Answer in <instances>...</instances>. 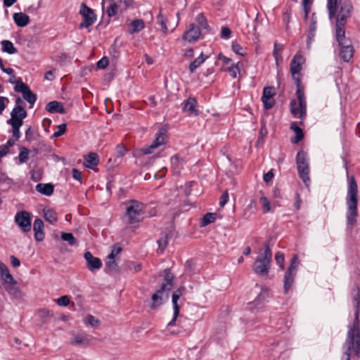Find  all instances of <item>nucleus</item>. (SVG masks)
<instances>
[{
	"label": "nucleus",
	"mask_w": 360,
	"mask_h": 360,
	"mask_svg": "<svg viewBox=\"0 0 360 360\" xmlns=\"http://www.w3.org/2000/svg\"><path fill=\"white\" fill-rule=\"evenodd\" d=\"M357 184L354 176L349 178L348 190L347 195V222L348 226H352L356 222L357 204H358Z\"/></svg>",
	"instance_id": "obj_1"
},
{
	"label": "nucleus",
	"mask_w": 360,
	"mask_h": 360,
	"mask_svg": "<svg viewBox=\"0 0 360 360\" xmlns=\"http://www.w3.org/2000/svg\"><path fill=\"white\" fill-rule=\"evenodd\" d=\"M345 346L346 350L343 354L342 360H350L351 352L360 358V330L348 329Z\"/></svg>",
	"instance_id": "obj_2"
},
{
	"label": "nucleus",
	"mask_w": 360,
	"mask_h": 360,
	"mask_svg": "<svg viewBox=\"0 0 360 360\" xmlns=\"http://www.w3.org/2000/svg\"><path fill=\"white\" fill-rule=\"evenodd\" d=\"M174 276L169 269L165 270L164 282L162 283L160 289L157 292L153 294L151 299L152 303L150 305V308L152 309H155L157 307L160 306L163 303V299L162 294L165 291H169L174 286Z\"/></svg>",
	"instance_id": "obj_3"
},
{
	"label": "nucleus",
	"mask_w": 360,
	"mask_h": 360,
	"mask_svg": "<svg viewBox=\"0 0 360 360\" xmlns=\"http://www.w3.org/2000/svg\"><path fill=\"white\" fill-rule=\"evenodd\" d=\"M264 251L263 256L257 257L253 265L255 273L261 276L267 275L271 266L272 253L269 243L264 244Z\"/></svg>",
	"instance_id": "obj_4"
},
{
	"label": "nucleus",
	"mask_w": 360,
	"mask_h": 360,
	"mask_svg": "<svg viewBox=\"0 0 360 360\" xmlns=\"http://www.w3.org/2000/svg\"><path fill=\"white\" fill-rule=\"evenodd\" d=\"M143 208L144 205L143 203L136 200H131L129 205L127 207L123 220L130 224L139 222L144 212Z\"/></svg>",
	"instance_id": "obj_5"
},
{
	"label": "nucleus",
	"mask_w": 360,
	"mask_h": 360,
	"mask_svg": "<svg viewBox=\"0 0 360 360\" xmlns=\"http://www.w3.org/2000/svg\"><path fill=\"white\" fill-rule=\"evenodd\" d=\"M296 164L299 176L308 187L310 182V178L309 176V168L307 160V153L304 151L300 150L297 153L296 156Z\"/></svg>",
	"instance_id": "obj_6"
},
{
	"label": "nucleus",
	"mask_w": 360,
	"mask_h": 360,
	"mask_svg": "<svg viewBox=\"0 0 360 360\" xmlns=\"http://www.w3.org/2000/svg\"><path fill=\"white\" fill-rule=\"evenodd\" d=\"M299 265L298 257L296 255H294L291 259L290 264L288 268V270L285 271L283 278V290L284 292L286 294L292 286L295 278L297 274V269Z\"/></svg>",
	"instance_id": "obj_7"
},
{
	"label": "nucleus",
	"mask_w": 360,
	"mask_h": 360,
	"mask_svg": "<svg viewBox=\"0 0 360 360\" xmlns=\"http://www.w3.org/2000/svg\"><path fill=\"white\" fill-rule=\"evenodd\" d=\"M353 304L355 308L354 319L352 324L348 326V329L360 330L359 320V305H360V289L355 286L352 290Z\"/></svg>",
	"instance_id": "obj_8"
},
{
	"label": "nucleus",
	"mask_w": 360,
	"mask_h": 360,
	"mask_svg": "<svg viewBox=\"0 0 360 360\" xmlns=\"http://www.w3.org/2000/svg\"><path fill=\"white\" fill-rule=\"evenodd\" d=\"M340 10L336 16V22L339 25H346L347 19L350 18L353 10V6L350 0H340Z\"/></svg>",
	"instance_id": "obj_9"
},
{
	"label": "nucleus",
	"mask_w": 360,
	"mask_h": 360,
	"mask_svg": "<svg viewBox=\"0 0 360 360\" xmlns=\"http://www.w3.org/2000/svg\"><path fill=\"white\" fill-rule=\"evenodd\" d=\"M79 14L82 17V22L79 24L80 28H88L91 26L96 20V15L93 9L82 3L80 6Z\"/></svg>",
	"instance_id": "obj_10"
},
{
	"label": "nucleus",
	"mask_w": 360,
	"mask_h": 360,
	"mask_svg": "<svg viewBox=\"0 0 360 360\" xmlns=\"http://www.w3.org/2000/svg\"><path fill=\"white\" fill-rule=\"evenodd\" d=\"M166 134L167 129L165 127H160L156 133L155 139L153 143L141 149V153L144 155L150 154L153 149L158 148L160 146L165 144Z\"/></svg>",
	"instance_id": "obj_11"
},
{
	"label": "nucleus",
	"mask_w": 360,
	"mask_h": 360,
	"mask_svg": "<svg viewBox=\"0 0 360 360\" xmlns=\"http://www.w3.org/2000/svg\"><path fill=\"white\" fill-rule=\"evenodd\" d=\"M15 222L24 233H28L31 231V215L29 212L20 211L16 213L15 216Z\"/></svg>",
	"instance_id": "obj_12"
},
{
	"label": "nucleus",
	"mask_w": 360,
	"mask_h": 360,
	"mask_svg": "<svg viewBox=\"0 0 360 360\" xmlns=\"http://www.w3.org/2000/svg\"><path fill=\"white\" fill-rule=\"evenodd\" d=\"M14 89L17 92H20L22 94V97L25 100H26L30 105H33L37 100V96L34 94L29 86L22 82L21 78H18L16 82V85L14 87Z\"/></svg>",
	"instance_id": "obj_13"
},
{
	"label": "nucleus",
	"mask_w": 360,
	"mask_h": 360,
	"mask_svg": "<svg viewBox=\"0 0 360 360\" xmlns=\"http://www.w3.org/2000/svg\"><path fill=\"white\" fill-rule=\"evenodd\" d=\"M185 290L184 287H180L176 289L172 294V304L174 309L173 319L168 323L167 326L172 327L174 326L175 321L179 314L180 306L178 304V300L180 297L183 295V291Z\"/></svg>",
	"instance_id": "obj_14"
},
{
	"label": "nucleus",
	"mask_w": 360,
	"mask_h": 360,
	"mask_svg": "<svg viewBox=\"0 0 360 360\" xmlns=\"http://www.w3.org/2000/svg\"><path fill=\"white\" fill-rule=\"evenodd\" d=\"M200 30L195 24H190L183 34V39L188 43H194L200 37Z\"/></svg>",
	"instance_id": "obj_15"
},
{
	"label": "nucleus",
	"mask_w": 360,
	"mask_h": 360,
	"mask_svg": "<svg viewBox=\"0 0 360 360\" xmlns=\"http://www.w3.org/2000/svg\"><path fill=\"white\" fill-rule=\"evenodd\" d=\"M275 94L274 88L273 86H266L264 88L262 101L266 110H269L273 108L274 105L273 96Z\"/></svg>",
	"instance_id": "obj_16"
},
{
	"label": "nucleus",
	"mask_w": 360,
	"mask_h": 360,
	"mask_svg": "<svg viewBox=\"0 0 360 360\" xmlns=\"http://www.w3.org/2000/svg\"><path fill=\"white\" fill-rule=\"evenodd\" d=\"M305 62L304 58L300 54H296L290 63V72L293 79L299 77L301 65Z\"/></svg>",
	"instance_id": "obj_17"
},
{
	"label": "nucleus",
	"mask_w": 360,
	"mask_h": 360,
	"mask_svg": "<svg viewBox=\"0 0 360 360\" xmlns=\"http://www.w3.org/2000/svg\"><path fill=\"white\" fill-rule=\"evenodd\" d=\"M84 257L86 260V266L90 271H94L102 266L101 260L98 257H94L90 252H86Z\"/></svg>",
	"instance_id": "obj_18"
},
{
	"label": "nucleus",
	"mask_w": 360,
	"mask_h": 360,
	"mask_svg": "<svg viewBox=\"0 0 360 360\" xmlns=\"http://www.w3.org/2000/svg\"><path fill=\"white\" fill-rule=\"evenodd\" d=\"M44 224L41 219H36L33 224V231L34 232V239L37 241H42L44 238Z\"/></svg>",
	"instance_id": "obj_19"
},
{
	"label": "nucleus",
	"mask_w": 360,
	"mask_h": 360,
	"mask_svg": "<svg viewBox=\"0 0 360 360\" xmlns=\"http://www.w3.org/2000/svg\"><path fill=\"white\" fill-rule=\"evenodd\" d=\"M27 116V112L23 107H14L11 112V118L8 120L23 122V120Z\"/></svg>",
	"instance_id": "obj_20"
},
{
	"label": "nucleus",
	"mask_w": 360,
	"mask_h": 360,
	"mask_svg": "<svg viewBox=\"0 0 360 360\" xmlns=\"http://www.w3.org/2000/svg\"><path fill=\"white\" fill-rule=\"evenodd\" d=\"M197 101L194 97H189L184 103L183 108L184 112H188L190 115L197 116L198 110L195 109Z\"/></svg>",
	"instance_id": "obj_21"
},
{
	"label": "nucleus",
	"mask_w": 360,
	"mask_h": 360,
	"mask_svg": "<svg viewBox=\"0 0 360 360\" xmlns=\"http://www.w3.org/2000/svg\"><path fill=\"white\" fill-rule=\"evenodd\" d=\"M345 26V25H339V22H335V38L338 45H344L347 43Z\"/></svg>",
	"instance_id": "obj_22"
},
{
	"label": "nucleus",
	"mask_w": 360,
	"mask_h": 360,
	"mask_svg": "<svg viewBox=\"0 0 360 360\" xmlns=\"http://www.w3.org/2000/svg\"><path fill=\"white\" fill-rule=\"evenodd\" d=\"M46 110L51 113L58 112L65 114L66 112L63 103L57 101H53L48 103L46 106Z\"/></svg>",
	"instance_id": "obj_23"
},
{
	"label": "nucleus",
	"mask_w": 360,
	"mask_h": 360,
	"mask_svg": "<svg viewBox=\"0 0 360 360\" xmlns=\"http://www.w3.org/2000/svg\"><path fill=\"white\" fill-rule=\"evenodd\" d=\"M98 162V155L96 153L91 152L85 158L84 165L87 168L94 169Z\"/></svg>",
	"instance_id": "obj_24"
},
{
	"label": "nucleus",
	"mask_w": 360,
	"mask_h": 360,
	"mask_svg": "<svg viewBox=\"0 0 360 360\" xmlns=\"http://www.w3.org/2000/svg\"><path fill=\"white\" fill-rule=\"evenodd\" d=\"M17 282L15 280L9 282L3 283L4 288L5 290L11 296L18 297L20 295V290L16 286Z\"/></svg>",
	"instance_id": "obj_25"
},
{
	"label": "nucleus",
	"mask_w": 360,
	"mask_h": 360,
	"mask_svg": "<svg viewBox=\"0 0 360 360\" xmlns=\"http://www.w3.org/2000/svg\"><path fill=\"white\" fill-rule=\"evenodd\" d=\"M13 18L15 23L18 27H23L26 26L30 22L29 16L24 13H15L13 14Z\"/></svg>",
	"instance_id": "obj_26"
},
{
	"label": "nucleus",
	"mask_w": 360,
	"mask_h": 360,
	"mask_svg": "<svg viewBox=\"0 0 360 360\" xmlns=\"http://www.w3.org/2000/svg\"><path fill=\"white\" fill-rule=\"evenodd\" d=\"M36 191L44 195L50 196L54 191V186L52 184H38L36 187Z\"/></svg>",
	"instance_id": "obj_27"
},
{
	"label": "nucleus",
	"mask_w": 360,
	"mask_h": 360,
	"mask_svg": "<svg viewBox=\"0 0 360 360\" xmlns=\"http://www.w3.org/2000/svg\"><path fill=\"white\" fill-rule=\"evenodd\" d=\"M269 296V292L267 289H262L259 294L255 298V300L250 304L254 305V307L259 309L262 307L263 303L266 297Z\"/></svg>",
	"instance_id": "obj_28"
},
{
	"label": "nucleus",
	"mask_w": 360,
	"mask_h": 360,
	"mask_svg": "<svg viewBox=\"0 0 360 360\" xmlns=\"http://www.w3.org/2000/svg\"><path fill=\"white\" fill-rule=\"evenodd\" d=\"M339 54L345 62H348L354 54L353 46H340Z\"/></svg>",
	"instance_id": "obj_29"
},
{
	"label": "nucleus",
	"mask_w": 360,
	"mask_h": 360,
	"mask_svg": "<svg viewBox=\"0 0 360 360\" xmlns=\"http://www.w3.org/2000/svg\"><path fill=\"white\" fill-rule=\"evenodd\" d=\"M290 129L294 131L296 134V136L291 139V142L292 143H297L300 141H302L304 138V133L302 129L297 125L295 122H292L290 124Z\"/></svg>",
	"instance_id": "obj_30"
},
{
	"label": "nucleus",
	"mask_w": 360,
	"mask_h": 360,
	"mask_svg": "<svg viewBox=\"0 0 360 360\" xmlns=\"http://www.w3.org/2000/svg\"><path fill=\"white\" fill-rule=\"evenodd\" d=\"M0 276L3 283L7 282L8 281L11 282V281L15 280L13 276L10 274L7 266L3 262H0Z\"/></svg>",
	"instance_id": "obj_31"
},
{
	"label": "nucleus",
	"mask_w": 360,
	"mask_h": 360,
	"mask_svg": "<svg viewBox=\"0 0 360 360\" xmlns=\"http://www.w3.org/2000/svg\"><path fill=\"white\" fill-rule=\"evenodd\" d=\"M338 1L339 0H327V9L330 20H333L336 15Z\"/></svg>",
	"instance_id": "obj_32"
},
{
	"label": "nucleus",
	"mask_w": 360,
	"mask_h": 360,
	"mask_svg": "<svg viewBox=\"0 0 360 360\" xmlns=\"http://www.w3.org/2000/svg\"><path fill=\"white\" fill-rule=\"evenodd\" d=\"M7 124H10L12 127L11 131L13 137L15 138V140H18L20 137V128L23 124V122L7 120Z\"/></svg>",
	"instance_id": "obj_33"
},
{
	"label": "nucleus",
	"mask_w": 360,
	"mask_h": 360,
	"mask_svg": "<svg viewBox=\"0 0 360 360\" xmlns=\"http://www.w3.org/2000/svg\"><path fill=\"white\" fill-rule=\"evenodd\" d=\"M207 58V56H205L204 54L201 53L197 58L191 63L189 65L190 72H195V70L204 63Z\"/></svg>",
	"instance_id": "obj_34"
},
{
	"label": "nucleus",
	"mask_w": 360,
	"mask_h": 360,
	"mask_svg": "<svg viewBox=\"0 0 360 360\" xmlns=\"http://www.w3.org/2000/svg\"><path fill=\"white\" fill-rule=\"evenodd\" d=\"M107 3L108 6L106 8L107 15L111 18L117 15L119 5L116 3L115 0H108Z\"/></svg>",
	"instance_id": "obj_35"
},
{
	"label": "nucleus",
	"mask_w": 360,
	"mask_h": 360,
	"mask_svg": "<svg viewBox=\"0 0 360 360\" xmlns=\"http://www.w3.org/2000/svg\"><path fill=\"white\" fill-rule=\"evenodd\" d=\"M105 271L108 273L119 271V266L116 262L115 258L109 259L108 257H107V261L105 262Z\"/></svg>",
	"instance_id": "obj_36"
},
{
	"label": "nucleus",
	"mask_w": 360,
	"mask_h": 360,
	"mask_svg": "<svg viewBox=\"0 0 360 360\" xmlns=\"http://www.w3.org/2000/svg\"><path fill=\"white\" fill-rule=\"evenodd\" d=\"M43 212H44V217L48 222L53 224L54 223H56L57 221V220H58L57 214L53 210L44 209Z\"/></svg>",
	"instance_id": "obj_37"
},
{
	"label": "nucleus",
	"mask_w": 360,
	"mask_h": 360,
	"mask_svg": "<svg viewBox=\"0 0 360 360\" xmlns=\"http://www.w3.org/2000/svg\"><path fill=\"white\" fill-rule=\"evenodd\" d=\"M172 168L176 174H179L182 168V160L179 155H175L171 158Z\"/></svg>",
	"instance_id": "obj_38"
},
{
	"label": "nucleus",
	"mask_w": 360,
	"mask_h": 360,
	"mask_svg": "<svg viewBox=\"0 0 360 360\" xmlns=\"http://www.w3.org/2000/svg\"><path fill=\"white\" fill-rule=\"evenodd\" d=\"M295 81V83L297 86V91L296 95L298 99V101H301L302 100H305L304 97V88L301 85V80L300 77H296L295 79H293Z\"/></svg>",
	"instance_id": "obj_39"
},
{
	"label": "nucleus",
	"mask_w": 360,
	"mask_h": 360,
	"mask_svg": "<svg viewBox=\"0 0 360 360\" xmlns=\"http://www.w3.org/2000/svg\"><path fill=\"white\" fill-rule=\"evenodd\" d=\"M169 235L167 233H161L160 239L157 241L158 250L162 252L167 246Z\"/></svg>",
	"instance_id": "obj_40"
},
{
	"label": "nucleus",
	"mask_w": 360,
	"mask_h": 360,
	"mask_svg": "<svg viewBox=\"0 0 360 360\" xmlns=\"http://www.w3.org/2000/svg\"><path fill=\"white\" fill-rule=\"evenodd\" d=\"M19 150L20 153L18 156V158L19 160V164H22L29 160L30 150L24 146H20Z\"/></svg>",
	"instance_id": "obj_41"
},
{
	"label": "nucleus",
	"mask_w": 360,
	"mask_h": 360,
	"mask_svg": "<svg viewBox=\"0 0 360 360\" xmlns=\"http://www.w3.org/2000/svg\"><path fill=\"white\" fill-rule=\"evenodd\" d=\"M145 27V24L143 20L138 19L134 20L130 23V27L133 32H137L143 30Z\"/></svg>",
	"instance_id": "obj_42"
},
{
	"label": "nucleus",
	"mask_w": 360,
	"mask_h": 360,
	"mask_svg": "<svg viewBox=\"0 0 360 360\" xmlns=\"http://www.w3.org/2000/svg\"><path fill=\"white\" fill-rule=\"evenodd\" d=\"M216 219V214L215 213H207L203 216L201 219V226H206L208 224L214 222Z\"/></svg>",
	"instance_id": "obj_43"
},
{
	"label": "nucleus",
	"mask_w": 360,
	"mask_h": 360,
	"mask_svg": "<svg viewBox=\"0 0 360 360\" xmlns=\"http://www.w3.org/2000/svg\"><path fill=\"white\" fill-rule=\"evenodd\" d=\"M233 32L227 26H222L219 37L223 40H228L232 37Z\"/></svg>",
	"instance_id": "obj_44"
},
{
	"label": "nucleus",
	"mask_w": 360,
	"mask_h": 360,
	"mask_svg": "<svg viewBox=\"0 0 360 360\" xmlns=\"http://www.w3.org/2000/svg\"><path fill=\"white\" fill-rule=\"evenodd\" d=\"M38 315L41 323H45L46 322V319L53 314L51 311L47 309H41L38 311Z\"/></svg>",
	"instance_id": "obj_45"
},
{
	"label": "nucleus",
	"mask_w": 360,
	"mask_h": 360,
	"mask_svg": "<svg viewBox=\"0 0 360 360\" xmlns=\"http://www.w3.org/2000/svg\"><path fill=\"white\" fill-rule=\"evenodd\" d=\"M195 20L202 29H207L208 28V23L207 21V19L205 18V17L204 16V15L202 13L198 14L196 16Z\"/></svg>",
	"instance_id": "obj_46"
},
{
	"label": "nucleus",
	"mask_w": 360,
	"mask_h": 360,
	"mask_svg": "<svg viewBox=\"0 0 360 360\" xmlns=\"http://www.w3.org/2000/svg\"><path fill=\"white\" fill-rule=\"evenodd\" d=\"M61 238L67 241L70 245H74L76 243V239L71 233H62Z\"/></svg>",
	"instance_id": "obj_47"
},
{
	"label": "nucleus",
	"mask_w": 360,
	"mask_h": 360,
	"mask_svg": "<svg viewBox=\"0 0 360 360\" xmlns=\"http://www.w3.org/2000/svg\"><path fill=\"white\" fill-rule=\"evenodd\" d=\"M158 23L160 25L161 30L164 33H167L168 30L167 27V22L166 20L164 19L161 13H160L157 17Z\"/></svg>",
	"instance_id": "obj_48"
},
{
	"label": "nucleus",
	"mask_w": 360,
	"mask_h": 360,
	"mask_svg": "<svg viewBox=\"0 0 360 360\" xmlns=\"http://www.w3.org/2000/svg\"><path fill=\"white\" fill-rule=\"evenodd\" d=\"M66 124H62L57 126L58 131L54 132L52 138H58L63 135L66 131Z\"/></svg>",
	"instance_id": "obj_49"
},
{
	"label": "nucleus",
	"mask_w": 360,
	"mask_h": 360,
	"mask_svg": "<svg viewBox=\"0 0 360 360\" xmlns=\"http://www.w3.org/2000/svg\"><path fill=\"white\" fill-rule=\"evenodd\" d=\"M260 202L262 205V210L264 213H266L270 210V203L268 199L263 196L260 198Z\"/></svg>",
	"instance_id": "obj_50"
},
{
	"label": "nucleus",
	"mask_w": 360,
	"mask_h": 360,
	"mask_svg": "<svg viewBox=\"0 0 360 360\" xmlns=\"http://www.w3.org/2000/svg\"><path fill=\"white\" fill-rule=\"evenodd\" d=\"M275 260L281 269H284V255L278 252L275 255Z\"/></svg>",
	"instance_id": "obj_51"
},
{
	"label": "nucleus",
	"mask_w": 360,
	"mask_h": 360,
	"mask_svg": "<svg viewBox=\"0 0 360 360\" xmlns=\"http://www.w3.org/2000/svg\"><path fill=\"white\" fill-rule=\"evenodd\" d=\"M87 322L93 328H96L101 324V321L92 315H88Z\"/></svg>",
	"instance_id": "obj_52"
},
{
	"label": "nucleus",
	"mask_w": 360,
	"mask_h": 360,
	"mask_svg": "<svg viewBox=\"0 0 360 360\" xmlns=\"http://www.w3.org/2000/svg\"><path fill=\"white\" fill-rule=\"evenodd\" d=\"M56 303L59 306L66 307L70 303V298L67 295L61 296L56 300Z\"/></svg>",
	"instance_id": "obj_53"
},
{
	"label": "nucleus",
	"mask_w": 360,
	"mask_h": 360,
	"mask_svg": "<svg viewBox=\"0 0 360 360\" xmlns=\"http://www.w3.org/2000/svg\"><path fill=\"white\" fill-rule=\"evenodd\" d=\"M299 106H300V118L301 120H303L306 115V101L305 100H302L301 101H299Z\"/></svg>",
	"instance_id": "obj_54"
},
{
	"label": "nucleus",
	"mask_w": 360,
	"mask_h": 360,
	"mask_svg": "<svg viewBox=\"0 0 360 360\" xmlns=\"http://www.w3.org/2000/svg\"><path fill=\"white\" fill-rule=\"evenodd\" d=\"M228 71L233 78H236L237 75L239 73L240 70L238 65H232L228 68Z\"/></svg>",
	"instance_id": "obj_55"
},
{
	"label": "nucleus",
	"mask_w": 360,
	"mask_h": 360,
	"mask_svg": "<svg viewBox=\"0 0 360 360\" xmlns=\"http://www.w3.org/2000/svg\"><path fill=\"white\" fill-rule=\"evenodd\" d=\"M115 151L117 158H122L127 152V149L124 145L119 144L117 146Z\"/></svg>",
	"instance_id": "obj_56"
},
{
	"label": "nucleus",
	"mask_w": 360,
	"mask_h": 360,
	"mask_svg": "<svg viewBox=\"0 0 360 360\" xmlns=\"http://www.w3.org/2000/svg\"><path fill=\"white\" fill-rule=\"evenodd\" d=\"M109 64V60L106 56L103 57L97 62V68L98 69H105Z\"/></svg>",
	"instance_id": "obj_57"
},
{
	"label": "nucleus",
	"mask_w": 360,
	"mask_h": 360,
	"mask_svg": "<svg viewBox=\"0 0 360 360\" xmlns=\"http://www.w3.org/2000/svg\"><path fill=\"white\" fill-rule=\"evenodd\" d=\"M122 248L117 245H113L110 254L108 255L109 259H114L115 257L120 253Z\"/></svg>",
	"instance_id": "obj_58"
},
{
	"label": "nucleus",
	"mask_w": 360,
	"mask_h": 360,
	"mask_svg": "<svg viewBox=\"0 0 360 360\" xmlns=\"http://www.w3.org/2000/svg\"><path fill=\"white\" fill-rule=\"evenodd\" d=\"M290 112L293 115H297L300 112V108L297 107L295 100H292L290 103Z\"/></svg>",
	"instance_id": "obj_59"
},
{
	"label": "nucleus",
	"mask_w": 360,
	"mask_h": 360,
	"mask_svg": "<svg viewBox=\"0 0 360 360\" xmlns=\"http://www.w3.org/2000/svg\"><path fill=\"white\" fill-rule=\"evenodd\" d=\"M229 200V193L227 191H225L220 198L219 205L224 207Z\"/></svg>",
	"instance_id": "obj_60"
},
{
	"label": "nucleus",
	"mask_w": 360,
	"mask_h": 360,
	"mask_svg": "<svg viewBox=\"0 0 360 360\" xmlns=\"http://www.w3.org/2000/svg\"><path fill=\"white\" fill-rule=\"evenodd\" d=\"M2 51L9 54L15 53L18 52V50L15 46H2Z\"/></svg>",
	"instance_id": "obj_61"
},
{
	"label": "nucleus",
	"mask_w": 360,
	"mask_h": 360,
	"mask_svg": "<svg viewBox=\"0 0 360 360\" xmlns=\"http://www.w3.org/2000/svg\"><path fill=\"white\" fill-rule=\"evenodd\" d=\"M34 134V131L31 127L27 128V129L25 131V139L27 141L30 142L32 140V136Z\"/></svg>",
	"instance_id": "obj_62"
},
{
	"label": "nucleus",
	"mask_w": 360,
	"mask_h": 360,
	"mask_svg": "<svg viewBox=\"0 0 360 360\" xmlns=\"http://www.w3.org/2000/svg\"><path fill=\"white\" fill-rule=\"evenodd\" d=\"M8 102V99L6 97H0V114H2L3 111L6 108L5 102Z\"/></svg>",
	"instance_id": "obj_63"
},
{
	"label": "nucleus",
	"mask_w": 360,
	"mask_h": 360,
	"mask_svg": "<svg viewBox=\"0 0 360 360\" xmlns=\"http://www.w3.org/2000/svg\"><path fill=\"white\" fill-rule=\"evenodd\" d=\"M274 173L271 171L264 174V181L268 184L274 177Z\"/></svg>",
	"instance_id": "obj_64"
}]
</instances>
